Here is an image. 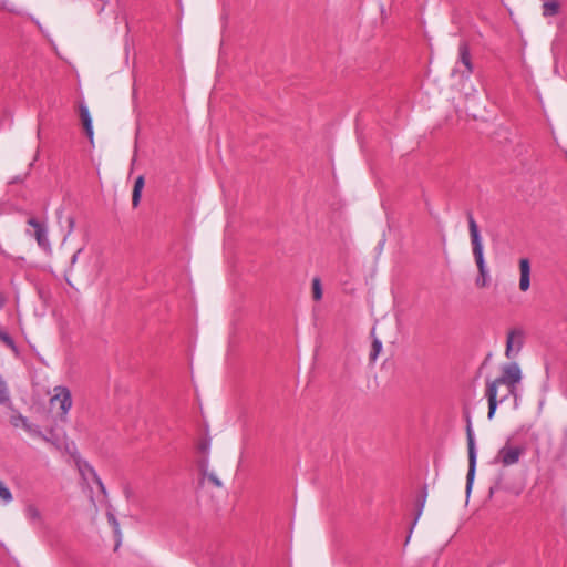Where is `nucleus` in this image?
I'll return each mask as SVG.
<instances>
[{"label": "nucleus", "mask_w": 567, "mask_h": 567, "mask_svg": "<svg viewBox=\"0 0 567 567\" xmlns=\"http://www.w3.org/2000/svg\"><path fill=\"white\" fill-rule=\"evenodd\" d=\"M522 380V370L516 362L504 364L498 378L486 382L485 396L488 401V419H493L498 403L509 396H517V384Z\"/></svg>", "instance_id": "nucleus-1"}, {"label": "nucleus", "mask_w": 567, "mask_h": 567, "mask_svg": "<svg viewBox=\"0 0 567 567\" xmlns=\"http://www.w3.org/2000/svg\"><path fill=\"white\" fill-rule=\"evenodd\" d=\"M467 220L473 255L478 269V276L475 280V284L480 288H485L489 285V274L484 259L483 244L481 240L478 226L471 212L467 213Z\"/></svg>", "instance_id": "nucleus-2"}, {"label": "nucleus", "mask_w": 567, "mask_h": 567, "mask_svg": "<svg viewBox=\"0 0 567 567\" xmlns=\"http://www.w3.org/2000/svg\"><path fill=\"white\" fill-rule=\"evenodd\" d=\"M466 417V439H467V451H468V471L466 476V493L470 494L476 471V458L477 453L475 449L474 432L472 427V421L470 412L465 413Z\"/></svg>", "instance_id": "nucleus-3"}, {"label": "nucleus", "mask_w": 567, "mask_h": 567, "mask_svg": "<svg viewBox=\"0 0 567 567\" xmlns=\"http://www.w3.org/2000/svg\"><path fill=\"white\" fill-rule=\"evenodd\" d=\"M525 449L523 446L512 445L506 443L499 451L494 460V463H499L504 467L517 464L520 456L524 454Z\"/></svg>", "instance_id": "nucleus-4"}, {"label": "nucleus", "mask_w": 567, "mask_h": 567, "mask_svg": "<svg viewBox=\"0 0 567 567\" xmlns=\"http://www.w3.org/2000/svg\"><path fill=\"white\" fill-rule=\"evenodd\" d=\"M524 331L519 328H515L508 331L505 349L506 358L512 359L522 350L524 344Z\"/></svg>", "instance_id": "nucleus-5"}, {"label": "nucleus", "mask_w": 567, "mask_h": 567, "mask_svg": "<svg viewBox=\"0 0 567 567\" xmlns=\"http://www.w3.org/2000/svg\"><path fill=\"white\" fill-rule=\"evenodd\" d=\"M51 405L59 404L61 415L65 416L72 406L71 392L66 386H55L54 395L50 399Z\"/></svg>", "instance_id": "nucleus-6"}, {"label": "nucleus", "mask_w": 567, "mask_h": 567, "mask_svg": "<svg viewBox=\"0 0 567 567\" xmlns=\"http://www.w3.org/2000/svg\"><path fill=\"white\" fill-rule=\"evenodd\" d=\"M28 225L33 228V231L28 230L30 236H33L38 243V245L44 249L50 247V241L48 239V229L44 223L40 221L35 217H31L28 219Z\"/></svg>", "instance_id": "nucleus-7"}, {"label": "nucleus", "mask_w": 567, "mask_h": 567, "mask_svg": "<svg viewBox=\"0 0 567 567\" xmlns=\"http://www.w3.org/2000/svg\"><path fill=\"white\" fill-rule=\"evenodd\" d=\"M519 289L525 292L530 287V261L528 258H522L519 260Z\"/></svg>", "instance_id": "nucleus-8"}, {"label": "nucleus", "mask_w": 567, "mask_h": 567, "mask_svg": "<svg viewBox=\"0 0 567 567\" xmlns=\"http://www.w3.org/2000/svg\"><path fill=\"white\" fill-rule=\"evenodd\" d=\"M460 61L465 66L467 74L473 73V63L471 59L470 45L466 41H462L458 45Z\"/></svg>", "instance_id": "nucleus-9"}, {"label": "nucleus", "mask_w": 567, "mask_h": 567, "mask_svg": "<svg viewBox=\"0 0 567 567\" xmlns=\"http://www.w3.org/2000/svg\"><path fill=\"white\" fill-rule=\"evenodd\" d=\"M80 117L85 130V133L90 140L93 138V126L92 118L89 112V109L85 104H80L79 106Z\"/></svg>", "instance_id": "nucleus-10"}, {"label": "nucleus", "mask_w": 567, "mask_h": 567, "mask_svg": "<svg viewBox=\"0 0 567 567\" xmlns=\"http://www.w3.org/2000/svg\"><path fill=\"white\" fill-rule=\"evenodd\" d=\"M145 181L144 176L140 175L134 183L133 193H132V205L133 207H137L141 202V195L144 187Z\"/></svg>", "instance_id": "nucleus-11"}, {"label": "nucleus", "mask_w": 567, "mask_h": 567, "mask_svg": "<svg viewBox=\"0 0 567 567\" xmlns=\"http://www.w3.org/2000/svg\"><path fill=\"white\" fill-rule=\"evenodd\" d=\"M560 4L557 0H544L543 2V16L555 17L559 13Z\"/></svg>", "instance_id": "nucleus-12"}, {"label": "nucleus", "mask_w": 567, "mask_h": 567, "mask_svg": "<svg viewBox=\"0 0 567 567\" xmlns=\"http://www.w3.org/2000/svg\"><path fill=\"white\" fill-rule=\"evenodd\" d=\"M426 496H427V493H426V488L424 487L416 498V515H415L414 520L412 522V525L410 528V534L412 533V529L414 528L420 516L422 515V512H423V508H424V505L426 502Z\"/></svg>", "instance_id": "nucleus-13"}, {"label": "nucleus", "mask_w": 567, "mask_h": 567, "mask_svg": "<svg viewBox=\"0 0 567 567\" xmlns=\"http://www.w3.org/2000/svg\"><path fill=\"white\" fill-rule=\"evenodd\" d=\"M25 516L33 524H41L42 523L41 512L33 504H30V505H28L25 507Z\"/></svg>", "instance_id": "nucleus-14"}, {"label": "nucleus", "mask_w": 567, "mask_h": 567, "mask_svg": "<svg viewBox=\"0 0 567 567\" xmlns=\"http://www.w3.org/2000/svg\"><path fill=\"white\" fill-rule=\"evenodd\" d=\"M106 517H107V522L110 523V525L112 526L113 528V532H114V535L116 537V548L120 546L121 544V540H122V533H121V529H120V524L115 517V515L111 512H107L106 513Z\"/></svg>", "instance_id": "nucleus-15"}, {"label": "nucleus", "mask_w": 567, "mask_h": 567, "mask_svg": "<svg viewBox=\"0 0 567 567\" xmlns=\"http://www.w3.org/2000/svg\"><path fill=\"white\" fill-rule=\"evenodd\" d=\"M10 423L14 427L22 426L25 431H31V423L21 414H14L10 417Z\"/></svg>", "instance_id": "nucleus-16"}, {"label": "nucleus", "mask_w": 567, "mask_h": 567, "mask_svg": "<svg viewBox=\"0 0 567 567\" xmlns=\"http://www.w3.org/2000/svg\"><path fill=\"white\" fill-rule=\"evenodd\" d=\"M312 297L316 301H320L322 299V286L319 277H315L312 279Z\"/></svg>", "instance_id": "nucleus-17"}, {"label": "nucleus", "mask_w": 567, "mask_h": 567, "mask_svg": "<svg viewBox=\"0 0 567 567\" xmlns=\"http://www.w3.org/2000/svg\"><path fill=\"white\" fill-rule=\"evenodd\" d=\"M10 401L9 390L6 382L0 377V404H6Z\"/></svg>", "instance_id": "nucleus-18"}, {"label": "nucleus", "mask_w": 567, "mask_h": 567, "mask_svg": "<svg viewBox=\"0 0 567 567\" xmlns=\"http://www.w3.org/2000/svg\"><path fill=\"white\" fill-rule=\"evenodd\" d=\"M12 493L10 489L6 486V484L0 481V499L4 503H10L12 501Z\"/></svg>", "instance_id": "nucleus-19"}, {"label": "nucleus", "mask_w": 567, "mask_h": 567, "mask_svg": "<svg viewBox=\"0 0 567 567\" xmlns=\"http://www.w3.org/2000/svg\"><path fill=\"white\" fill-rule=\"evenodd\" d=\"M0 340H1V341H2L7 347H9L10 349H12V350H16V349H17V347H16V342H14V340L12 339V337H11L8 332H6V331H3V330H0Z\"/></svg>", "instance_id": "nucleus-20"}, {"label": "nucleus", "mask_w": 567, "mask_h": 567, "mask_svg": "<svg viewBox=\"0 0 567 567\" xmlns=\"http://www.w3.org/2000/svg\"><path fill=\"white\" fill-rule=\"evenodd\" d=\"M382 350V342L379 339H374L372 342V350L370 352V360L375 361L377 357L379 355L380 351Z\"/></svg>", "instance_id": "nucleus-21"}, {"label": "nucleus", "mask_w": 567, "mask_h": 567, "mask_svg": "<svg viewBox=\"0 0 567 567\" xmlns=\"http://www.w3.org/2000/svg\"><path fill=\"white\" fill-rule=\"evenodd\" d=\"M93 7L95 8L97 13H101L105 6L107 4L109 0H90Z\"/></svg>", "instance_id": "nucleus-22"}, {"label": "nucleus", "mask_w": 567, "mask_h": 567, "mask_svg": "<svg viewBox=\"0 0 567 567\" xmlns=\"http://www.w3.org/2000/svg\"><path fill=\"white\" fill-rule=\"evenodd\" d=\"M31 435L38 436L42 440H48V436L42 433L38 425L31 424V431H27Z\"/></svg>", "instance_id": "nucleus-23"}, {"label": "nucleus", "mask_w": 567, "mask_h": 567, "mask_svg": "<svg viewBox=\"0 0 567 567\" xmlns=\"http://www.w3.org/2000/svg\"><path fill=\"white\" fill-rule=\"evenodd\" d=\"M204 476L212 483L214 484L216 487H220L221 486V482L219 481V478L214 474V473H207L205 472L204 473Z\"/></svg>", "instance_id": "nucleus-24"}, {"label": "nucleus", "mask_w": 567, "mask_h": 567, "mask_svg": "<svg viewBox=\"0 0 567 567\" xmlns=\"http://www.w3.org/2000/svg\"><path fill=\"white\" fill-rule=\"evenodd\" d=\"M91 472H92V475H93V481H94V483H96V484H97V486L100 487L101 492H102L103 494H105V492H106V491H105V486H104L103 482L101 481V478L99 477V475H97L93 470H91Z\"/></svg>", "instance_id": "nucleus-25"}, {"label": "nucleus", "mask_w": 567, "mask_h": 567, "mask_svg": "<svg viewBox=\"0 0 567 567\" xmlns=\"http://www.w3.org/2000/svg\"><path fill=\"white\" fill-rule=\"evenodd\" d=\"M66 223H68V234H71L75 227V218L70 215L66 217Z\"/></svg>", "instance_id": "nucleus-26"}, {"label": "nucleus", "mask_w": 567, "mask_h": 567, "mask_svg": "<svg viewBox=\"0 0 567 567\" xmlns=\"http://www.w3.org/2000/svg\"><path fill=\"white\" fill-rule=\"evenodd\" d=\"M81 251H82V249H78V250L75 251V254L72 256V258H71V265H72V266L76 262V260H78V256L81 254Z\"/></svg>", "instance_id": "nucleus-27"}, {"label": "nucleus", "mask_w": 567, "mask_h": 567, "mask_svg": "<svg viewBox=\"0 0 567 567\" xmlns=\"http://www.w3.org/2000/svg\"><path fill=\"white\" fill-rule=\"evenodd\" d=\"M22 182H23V178H21V177L17 176V177H14L13 179H11V181L9 182V184H16V183H22Z\"/></svg>", "instance_id": "nucleus-28"}, {"label": "nucleus", "mask_w": 567, "mask_h": 567, "mask_svg": "<svg viewBox=\"0 0 567 567\" xmlns=\"http://www.w3.org/2000/svg\"><path fill=\"white\" fill-rule=\"evenodd\" d=\"M3 305H4V298L0 293V309L3 307Z\"/></svg>", "instance_id": "nucleus-29"}]
</instances>
